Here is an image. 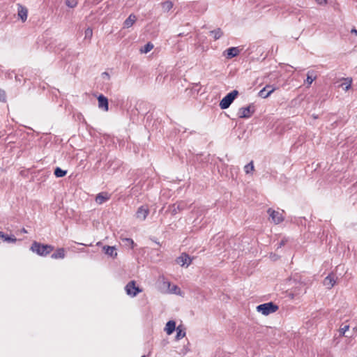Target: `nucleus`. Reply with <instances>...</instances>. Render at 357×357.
<instances>
[{"instance_id": "obj_34", "label": "nucleus", "mask_w": 357, "mask_h": 357, "mask_svg": "<svg viewBox=\"0 0 357 357\" xmlns=\"http://www.w3.org/2000/svg\"><path fill=\"white\" fill-rule=\"evenodd\" d=\"M102 77L103 79H110V75L107 72H103L102 73Z\"/></svg>"}, {"instance_id": "obj_29", "label": "nucleus", "mask_w": 357, "mask_h": 357, "mask_svg": "<svg viewBox=\"0 0 357 357\" xmlns=\"http://www.w3.org/2000/svg\"><path fill=\"white\" fill-rule=\"evenodd\" d=\"M66 5L71 8H73L77 5V0H66Z\"/></svg>"}, {"instance_id": "obj_4", "label": "nucleus", "mask_w": 357, "mask_h": 357, "mask_svg": "<svg viewBox=\"0 0 357 357\" xmlns=\"http://www.w3.org/2000/svg\"><path fill=\"white\" fill-rule=\"evenodd\" d=\"M126 294L132 297L136 296L138 293L142 291V289L136 286L135 281L129 282L125 287Z\"/></svg>"}, {"instance_id": "obj_10", "label": "nucleus", "mask_w": 357, "mask_h": 357, "mask_svg": "<svg viewBox=\"0 0 357 357\" xmlns=\"http://www.w3.org/2000/svg\"><path fill=\"white\" fill-rule=\"evenodd\" d=\"M186 203L184 202H179L169 206V209L173 215H176L178 212L184 210L186 208Z\"/></svg>"}, {"instance_id": "obj_3", "label": "nucleus", "mask_w": 357, "mask_h": 357, "mask_svg": "<svg viewBox=\"0 0 357 357\" xmlns=\"http://www.w3.org/2000/svg\"><path fill=\"white\" fill-rule=\"evenodd\" d=\"M238 91L237 90H234L231 92L229 93L227 96H225L220 102V107L222 109H225L229 107L235 98L238 96Z\"/></svg>"}, {"instance_id": "obj_5", "label": "nucleus", "mask_w": 357, "mask_h": 357, "mask_svg": "<svg viewBox=\"0 0 357 357\" xmlns=\"http://www.w3.org/2000/svg\"><path fill=\"white\" fill-rule=\"evenodd\" d=\"M254 107L252 105H248V107H241L238 109V117L242 119L250 118L254 113Z\"/></svg>"}, {"instance_id": "obj_26", "label": "nucleus", "mask_w": 357, "mask_h": 357, "mask_svg": "<svg viewBox=\"0 0 357 357\" xmlns=\"http://www.w3.org/2000/svg\"><path fill=\"white\" fill-rule=\"evenodd\" d=\"M244 171L246 174H250L254 171L253 161H251L244 167Z\"/></svg>"}, {"instance_id": "obj_27", "label": "nucleus", "mask_w": 357, "mask_h": 357, "mask_svg": "<svg viewBox=\"0 0 357 357\" xmlns=\"http://www.w3.org/2000/svg\"><path fill=\"white\" fill-rule=\"evenodd\" d=\"M162 7L164 10L169 11L173 7V3L172 1H165L162 3Z\"/></svg>"}, {"instance_id": "obj_11", "label": "nucleus", "mask_w": 357, "mask_h": 357, "mask_svg": "<svg viewBox=\"0 0 357 357\" xmlns=\"http://www.w3.org/2000/svg\"><path fill=\"white\" fill-rule=\"evenodd\" d=\"M342 83L338 85V87L342 88L345 91H349L351 88L353 79L351 77H342L340 79Z\"/></svg>"}, {"instance_id": "obj_16", "label": "nucleus", "mask_w": 357, "mask_h": 357, "mask_svg": "<svg viewBox=\"0 0 357 357\" xmlns=\"http://www.w3.org/2000/svg\"><path fill=\"white\" fill-rule=\"evenodd\" d=\"M103 250L105 253L109 257L115 258L117 256L116 248L114 246L105 245L103 247Z\"/></svg>"}, {"instance_id": "obj_12", "label": "nucleus", "mask_w": 357, "mask_h": 357, "mask_svg": "<svg viewBox=\"0 0 357 357\" xmlns=\"http://www.w3.org/2000/svg\"><path fill=\"white\" fill-rule=\"evenodd\" d=\"M17 15L23 22H25L28 15L27 8L21 4H17Z\"/></svg>"}, {"instance_id": "obj_21", "label": "nucleus", "mask_w": 357, "mask_h": 357, "mask_svg": "<svg viewBox=\"0 0 357 357\" xmlns=\"http://www.w3.org/2000/svg\"><path fill=\"white\" fill-rule=\"evenodd\" d=\"M176 340H178L185 336V328L183 327L182 325H179L176 328Z\"/></svg>"}, {"instance_id": "obj_23", "label": "nucleus", "mask_w": 357, "mask_h": 357, "mask_svg": "<svg viewBox=\"0 0 357 357\" xmlns=\"http://www.w3.org/2000/svg\"><path fill=\"white\" fill-rule=\"evenodd\" d=\"M121 241L124 243L125 245L129 246L132 249L135 246V243L132 238H122Z\"/></svg>"}, {"instance_id": "obj_41", "label": "nucleus", "mask_w": 357, "mask_h": 357, "mask_svg": "<svg viewBox=\"0 0 357 357\" xmlns=\"http://www.w3.org/2000/svg\"><path fill=\"white\" fill-rule=\"evenodd\" d=\"M178 36H183V33H179Z\"/></svg>"}, {"instance_id": "obj_33", "label": "nucleus", "mask_w": 357, "mask_h": 357, "mask_svg": "<svg viewBox=\"0 0 357 357\" xmlns=\"http://www.w3.org/2000/svg\"><path fill=\"white\" fill-rule=\"evenodd\" d=\"M0 101H6V93L3 90L0 89Z\"/></svg>"}, {"instance_id": "obj_8", "label": "nucleus", "mask_w": 357, "mask_h": 357, "mask_svg": "<svg viewBox=\"0 0 357 357\" xmlns=\"http://www.w3.org/2000/svg\"><path fill=\"white\" fill-rule=\"evenodd\" d=\"M276 89V87H274L271 85H266L265 87H264L261 90L259 91L258 95L261 98H266Z\"/></svg>"}, {"instance_id": "obj_22", "label": "nucleus", "mask_w": 357, "mask_h": 357, "mask_svg": "<svg viewBox=\"0 0 357 357\" xmlns=\"http://www.w3.org/2000/svg\"><path fill=\"white\" fill-rule=\"evenodd\" d=\"M210 35L213 36V38L215 40H216L222 37V36L223 35V32L221 30V29L218 28L216 29L211 31Z\"/></svg>"}, {"instance_id": "obj_2", "label": "nucleus", "mask_w": 357, "mask_h": 357, "mask_svg": "<svg viewBox=\"0 0 357 357\" xmlns=\"http://www.w3.org/2000/svg\"><path fill=\"white\" fill-rule=\"evenodd\" d=\"M279 309L278 305L273 302L266 303L257 306V310L264 315H268L275 312Z\"/></svg>"}, {"instance_id": "obj_40", "label": "nucleus", "mask_w": 357, "mask_h": 357, "mask_svg": "<svg viewBox=\"0 0 357 357\" xmlns=\"http://www.w3.org/2000/svg\"><path fill=\"white\" fill-rule=\"evenodd\" d=\"M22 231L23 233H27L26 230L24 228H23V229H22Z\"/></svg>"}, {"instance_id": "obj_31", "label": "nucleus", "mask_w": 357, "mask_h": 357, "mask_svg": "<svg viewBox=\"0 0 357 357\" xmlns=\"http://www.w3.org/2000/svg\"><path fill=\"white\" fill-rule=\"evenodd\" d=\"M349 325H344L342 327H340L339 332L340 335L347 337L348 335H345V333L349 330Z\"/></svg>"}, {"instance_id": "obj_6", "label": "nucleus", "mask_w": 357, "mask_h": 357, "mask_svg": "<svg viewBox=\"0 0 357 357\" xmlns=\"http://www.w3.org/2000/svg\"><path fill=\"white\" fill-rule=\"evenodd\" d=\"M267 212L269 214L272 221L275 224H279L283 221L284 218L282 216V214L279 211H276L271 208H268Z\"/></svg>"}, {"instance_id": "obj_7", "label": "nucleus", "mask_w": 357, "mask_h": 357, "mask_svg": "<svg viewBox=\"0 0 357 357\" xmlns=\"http://www.w3.org/2000/svg\"><path fill=\"white\" fill-rule=\"evenodd\" d=\"M149 213V209L147 206H141L138 208L136 213V218L140 220H145Z\"/></svg>"}, {"instance_id": "obj_28", "label": "nucleus", "mask_w": 357, "mask_h": 357, "mask_svg": "<svg viewBox=\"0 0 357 357\" xmlns=\"http://www.w3.org/2000/svg\"><path fill=\"white\" fill-rule=\"evenodd\" d=\"M312 74V73H311L310 72H308V73L307 75V78H306L305 82L307 83L308 86H310L312 83V82L314 80H315V79H316V76L315 75L313 76Z\"/></svg>"}, {"instance_id": "obj_17", "label": "nucleus", "mask_w": 357, "mask_h": 357, "mask_svg": "<svg viewBox=\"0 0 357 357\" xmlns=\"http://www.w3.org/2000/svg\"><path fill=\"white\" fill-rule=\"evenodd\" d=\"M176 329V322L174 321L171 320L166 324L165 331L167 335H171Z\"/></svg>"}, {"instance_id": "obj_13", "label": "nucleus", "mask_w": 357, "mask_h": 357, "mask_svg": "<svg viewBox=\"0 0 357 357\" xmlns=\"http://www.w3.org/2000/svg\"><path fill=\"white\" fill-rule=\"evenodd\" d=\"M98 107L100 109H102L105 112L108 111V109H109L108 99L105 96L100 94L98 97Z\"/></svg>"}, {"instance_id": "obj_36", "label": "nucleus", "mask_w": 357, "mask_h": 357, "mask_svg": "<svg viewBox=\"0 0 357 357\" xmlns=\"http://www.w3.org/2000/svg\"><path fill=\"white\" fill-rule=\"evenodd\" d=\"M287 241L286 239H282V240L280 241V244H279V246H278V247H279V248H281L282 246L284 245H285V243H287Z\"/></svg>"}, {"instance_id": "obj_39", "label": "nucleus", "mask_w": 357, "mask_h": 357, "mask_svg": "<svg viewBox=\"0 0 357 357\" xmlns=\"http://www.w3.org/2000/svg\"><path fill=\"white\" fill-rule=\"evenodd\" d=\"M4 237V234L2 231H0V238Z\"/></svg>"}, {"instance_id": "obj_42", "label": "nucleus", "mask_w": 357, "mask_h": 357, "mask_svg": "<svg viewBox=\"0 0 357 357\" xmlns=\"http://www.w3.org/2000/svg\"><path fill=\"white\" fill-rule=\"evenodd\" d=\"M141 357H145V356H141Z\"/></svg>"}, {"instance_id": "obj_15", "label": "nucleus", "mask_w": 357, "mask_h": 357, "mask_svg": "<svg viewBox=\"0 0 357 357\" xmlns=\"http://www.w3.org/2000/svg\"><path fill=\"white\" fill-rule=\"evenodd\" d=\"M110 198V195L107 192H100L97 195L96 197V202L98 204H102L105 202L109 200Z\"/></svg>"}, {"instance_id": "obj_30", "label": "nucleus", "mask_w": 357, "mask_h": 357, "mask_svg": "<svg viewBox=\"0 0 357 357\" xmlns=\"http://www.w3.org/2000/svg\"><path fill=\"white\" fill-rule=\"evenodd\" d=\"M1 238L3 240V241H7L9 243H15L17 241V238L14 236H9L8 235L4 234V237H1Z\"/></svg>"}, {"instance_id": "obj_37", "label": "nucleus", "mask_w": 357, "mask_h": 357, "mask_svg": "<svg viewBox=\"0 0 357 357\" xmlns=\"http://www.w3.org/2000/svg\"><path fill=\"white\" fill-rule=\"evenodd\" d=\"M319 4L322 5L326 3V0H315Z\"/></svg>"}, {"instance_id": "obj_1", "label": "nucleus", "mask_w": 357, "mask_h": 357, "mask_svg": "<svg viewBox=\"0 0 357 357\" xmlns=\"http://www.w3.org/2000/svg\"><path fill=\"white\" fill-rule=\"evenodd\" d=\"M54 249V246L33 241L30 250L41 257L47 256Z\"/></svg>"}, {"instance_id": "obj_38", "label": "nucleus", "mask_w": 357, "mask_h": 357, "mask_svg": "<svg viewBox=\"0 0 357 357\" xmlns=\"http://www.w3.org/2000/svg\"><path fill=\"white\" fill-rule=\"evenodd\" d=\"M351 33H354L356 35H357V30H356V29H353L351 30Z\"/></svg>"}, {"instance_id": "obj_18", "label": "nucleus", "mask_w": 357, "mask_h": 357, "mask_svg": "<svg viewBox=\"0 0 357 357\" xmlns=\"http://www.w3.org/2000/svg\"><path fill=\"white\" fill-rule=\"evenodd\" d=\"M66 256V251L63 248H58L55 252L51 255V258L54 259H63Z\"/></svg>"}, {"instance_id": "obj_20", "label": "nucleus", "mask_w": 357, "mask_h": 357, "mask_svg": "<svg viewBox=\"0 0 357 357\" xmlns=\"http://www.w3.org/2000/svg\"><path fill=\"white\" fill-rule=\"evenodd\" d=\"M335 283V280L334 279V276L331 275H328L325 278L324 280V284L326 286L328 289L332 288Z\"/></svg>"}, {"instance_id": "obj_25", "label": "nucleus", "mask_w": 357, "mask_h": 357, "mask_svg": "<svg viewBox=\"0 0 357 357\" xmlns=\"http://www.w3.org/2000/svg\"><path fill=\"white\" fill-rule=\"evenodd\" d=\"M153 48V45L151 43H148L143 47L141 48L140 52L142 53L146 54Z\"/></svg>"}, {"instance_id": "obj_32", "label": "nucleus", "mask_w": 357, "mask_h": 357, "mask_svg": "<svg viewBox=\"0 0 357 357\" xmlns=\"http://www.w3.org/2000/svg\"><path fill=\"white\" fill-rule=\"evenodd\" d=\"M85 38H91L92 37V35H93V30L91 28H87L86 30H85Z\"/></svg>"}, {"instance_id": "obj_24", "label": "nucleus", "mask_w": 357, "mask_h": 357, "mask_svg": "<svg viewBox=\"0 0 357 357\" xmlns=\"http://www.w3.org/2000/svg\"><path fill=\"white\" fill-rule=\"evenodd\" d=\"M66 174L67 171L63 170L60 167H56L54 169V175L58 178L63 177L64 176L66 175Z\"/></svg>"}, {"instance_id": "obj_35", "label": "nucleus", "mask_w": 357, "mask_h": 357, "mask_svg": "<svg viewBox=\"0 0 357 357\" xmlns=\"http://www.w3.org/2000/svg\"><path fill=\"white\" fill-rule=\"evenodd\" d=\"M176 290H180L179 288L176 285H174L172 289L170 290L172 293H176Z\"/></svg>"}, {"instance_id": "obj_14", "label": "nucleus", "mask_w": 357, "mask_h": 357, "mask_svg": "<svg viewBox=\"0 0 357 357\" xmlns=\"http://www.w3.org/2000/svg\"><path fill=\"white\" fill-rule=\"evenodd\" d=\"M240 50L237 47H230L226 50L224 52V54L227 56V59H231L234 56H236L239 54Z\"/></svg>"}, {"instance_id": "obj_9", "label": "nucleus", "mask_w": 357, "mask_h": 357, "mask_svg": "<svg viewBox=\"0 0 357 357\" xmlns=\"http://www.w3.org/2000/svg\"><path fill=\"white\" fill-rule=\"evenodd\" d=\"M176 261L181 266H186L188 267L191 264L192 259L186 253H183L180 257L176 258Z\"/></svg>"}, {"instance_id": "obj_19", "label": "nucleus", "mask_w": 357, "mask_h": 357, "mask_svg": "<svg viewBox=\"0 0 357 357\" xmlns=\"http://www.w3.org/2000/svg\"><path fill=\"white\" fill-rule=\"evenodd\" d=\"M136 20V16L134 14H130L123 23L124 28H129L132 26L135 22Z\"/></svg>"}]
</instances>
